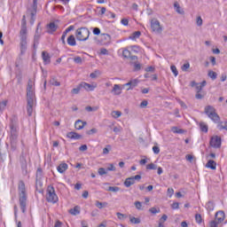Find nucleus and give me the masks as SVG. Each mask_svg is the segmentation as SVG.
Returning <instances> with one entry per match:
<instances>
[{"label": "nucleus", "mask_w": 227, "mask_h": 227, "mask_svg": "<svg viewBox=\"0 0 227 227\" xmlns=\"http://www.w3.org/2000/svg\"><path fill=\"white\" fill-rule=\"evenodd\" d=\"M116 215L118 217V219H120V221H125V219H127L128 215L125 214H121L120 212L116 213Z\"/></svg>", "instance_id": "ea45409f"}, {"label": "nucleus", "mask_w": 227, "mask_h": 227, "mask_svg": "<svg viewBox=\"0 0 227 227\" xmlns=\"http://www.w3.org/2000/svg\"><path fill=\"white\" fill-rule=\"evenodd\" d=\"M20 56H24L27 51V32H20Z\"/></svg>", "instance_id": "39448f33"}, {"label": "nucleus", "mask_w": 227, "mask_h": 227, "mask_svg": "<svg viewBox=\"0 0 227 227\" xmlns=\"http://www.w3.org/2000/svg\"><path fill=\"white\" fill-rule=\"evenodd\" d=\"M149 212H151V214H160V208L151 207L149 209Z\"/></svg>", "instance_id": "a18cd8bd"}, {"label": "nucleus", "mask_w": 227, "mask_h": 227, "mask_svg": "<svg viewBox=\"0 0 227 227\" xmlns=\"http://www.w3.org/2000/svg\"><path fill=\"white\" fill-rule=\"evenodd\" d=\"M101 40L105 42V43H111V36L109 34H102Z\"/></svg>", "instance_id": "a878e982"}, {"label": "nucleus", "mask_w": 227, "mask_h": 227, "mask_svg": "<svg viewBox=\"0 0 227 227\" xmlns=\"http://www.w3.org/2000/svg\"><path fill=\"white\" fill-rule=\"evenodd\" d=\"M97 132H98V130L96 128H93V129L88 130L86 132V134H88V136H91L93 134H97Z\"/></svg>", "instance_id": "de8ad7c7"}, {"label": "nucleus", "mask_w": 227, "mask_h": 227, "mask_svg": "<svg viewBox=\"0 0 227 227\" xmlns=\"http://www.w3.org/2000/svg\"><path fill=\"white\" fill-rule=\"evenodd\" d=\"M106 191L110 192H118L120 191V187L118 186H109Z\"/></svg>", "instance_id": "e433bc0d"}, {"label": "nucleus", "mask_w": 227, "mask_h": 227, "mask_svg": "<svg viewBox=\"0 0 227 227\" xmlns=\"http://www.w3.org/2000/svg\"><path fill=\"white\" fill-rule=\"evenodd\" d=\"M197 26H203V19H201V16H199L196 20Z\"/></svg>", "instance_id": "603ef678"}, {"label": "nucleus", "mask_w": 227, "mask_h": 227, "mask_svg": "<svg viewBox=\"0 0 227 227\" xmlns=\"http://www.w3.org/2000/svg\"><path fill=\"white\" fill-rule=\"evenodd\" d=\"M93 35H100V28L98 27L93 28Z\"/></svg>", "instance_id": "338daca9"}, {"label": "nucleus", "mask_w": 227, "mask_h": 227, "mask_svg": "<svg viewBox=\"0 0 227 227\" xmlns=\"http://www.w3.org/2000/svg\"><path fill=\"white\" fill-rule=\"evenodd\" d=\"M40 36H42V31H40V24H38L34 36V49H36V45L40 42Z\"/></svg>", "instance_id": "1a4fd4ad"}, {"label": "nucleus", "mask_w": 227, "mask_h": 227, "mask_svg": "<svg viewBox=\"0 0 227 227\" xmlns=\"http://www.w3.org/2000/svg\"><path fill=\"white\" fill-rule=\"evenodd\" d=\"M80 152H86L88 150V145H82L79 147Z\"/></svg>", "instance_id": "0e129e2a"}, {"label": "nucleus", "mask_w": 227, "mask_h": 227, "mask_svg": "<svg viewBox=\"0 0 227 227\" xmlns=\"http://www.w3.org/2000/svg\"><path fill=\"white\" fill-rule=\"evenodd\" d=\"M50 83L52 85V86H61V83L59 82H58V80H56V78H51L50 80Z\"/></svg>", "instance_id": "a19ab883"}, {"label": "nucleus", "mask_w": 227, "mask_h": 227, "mask_svg": "<svg viewBox=\"0 0 227 227\" xmlns=\"http://www.w3.org/2000/svg\"><path fill=\"white\" fill-rule=\"evenodd\" d=\"M203 94H200V92H197L195 95V98H197L198 100H201V98H203Z\"/></svg>", "instance_id": "774afa93"}, {"label": "nucleus", "mask_w": 227, "mask_h": 227, "mask_svg": "<svg viewBox=\"0 0 227 227\" xmlns=\"http://www.w3.org/2000/svg\"><path fill=\"white\" fill-rule=\"evenodd\" d=\"M18 191H19V201H20V207L21 208V212L23 214H26V208L27 207V193H26V184H24L23 181H20Z\"/></svg>", "instance_id": "f03ea898"}, {"label": "nucleus", "mask_w": 227, "mask_h": 227, "mask_svg": "<svg viewBox=\"0 0 227 227\" xmlns=\"http://www.w3.org/2000/svg\"><path fill=\"white\" fill-rule=\"evenodd\" d=\"M6 104H8L7 101L0 102V111H4V107H6Z\"/></svg>", "instance_id": "13d9d810"}, {"label": "nucleus", "mask_w": 227, "mask_h": 227, "mask_svg": "<svg viewBox=\"0 0 227 227\" xmlns=\"http://www.w3.org/2000/svg\"><path fill=\"white\" fill-rule=\"evenodd\" d=\"M207 75L210 77V79H212V81H215V79H217V73L212 70L208 71Z\"/></svg>", "instance_id": "473e14b6"}, {"label": "nucleus", "mask_w": 227, "mask_h": 227, "mask_svg": "<svg viewBox=\"0 0 227 227\" xmlns=\"http://www.w3.org/2000/svg\"><path fill=\"white\" fill-rule=\"evenodd\" d=\"M171 130L174 132V134H184V132H185V130L178 129V127H172Z\"/></svg>", "instance_id": "72a5a7b5"}, {"label": "nucleus", "mask_w": 227, "mask_h": 227, "mask_svg": "<svg viewBox=\"0 0 227 227\" xmlns=\"http://www.w3.org/2000/svg\"><path fill=\"white\" fill-rule=\"evenodd\" d=\"M96 207L98 208H104V207H107V202H100V201H96Z\"/></svg>", "instance_id": "58836bf2"}, {"label": "nucleus", "mask_w": 227, "mask_h": 227, "mask_svg": "<svg viewBox=\"0 0 227 227\" xmlns=\"http://www.w3.org/2000/svg\"><path fill=\"white\" fill-rule=\"evenodd\" d=\"M85 125H86V121H82L81 120H78L74 123V128L77 130H82V129H84Z\"/></svg>", "instance_id": "a211bd4d"}, {"label": "nucleus", "mask_w": 227, "mask_h": 227, "mask_svg": "<svg viewBox=\"0 0 227 227\" xmlns=\"http://www.w3.org/2000/svg\"><path fill=\"white\" fill-rule=\"evenodd\" d=\"M35 83L29 80L27 86V112L28 116L33 115V107L35 106Z\"/></svg>", "instance_id": "f257e3e1"}, {"label": "nucleus", "mask_w": 227, "mask_h": 227, "mask_svg": "<svg viewBox=\"0 0 227 227\" xmlns=\"http://www.w3.org/2000/svg\"><path fill=\"white\" fill-rule=\"evenodd\" d=\"M226 219V215L224 214V211H218L215 213V220L218 224H221Z\"/></svg>", "instance_id": "9d476101"}, {"label": "nucleus", "mask_w": 227, "mask_h": 227, "mask_svg": "<svg viewBox=\"0 0 227 227\" xmlns=\"http://www.w3.org/2000/svg\"><path fill=\"white\" fill-rule=\"evenodd\" d=\"M74 63H77L78 65H82V59L81 57H75L74 59Z\"/></svg>", "instance_id": "864d4df0"}, {"label": "nucleus", "mask_w": 227, "mask_h": 227, "mask_svg": "<svg viewBox=\"0 0 227 227\" xmlns=\"http://www.w3.org/2000/svg\"><path fill=\"white\" fill-rule=\"evenodd\" d=\"M42 178V168H38L36 172V183H35V187L38 188L42 187V182H40V179Z\"/></svg>", "instance_id": "f3484780"}, {"label": "nucleus", "mask_w": 227, "mask_h": 227, "mask_svg": "<svg viewBox=\"0 0 227 227\" xmlns=\"http://www.w3.org/2000/svg\"><path fill=\"white\" fill-rule=\"evenodd\" d=\"M129 221L132 224H139L141 223V219L129 215Z\"/></svg>", "instance_id": "2f4dec72"}, {"label": "nucleus", "mask_w": 227, "mask_h": 227, "mask_svg": "<svg viewBox=\"0 0 227 227\" xmlns=\"http://www.w3.org/2000/svg\"><path fill=\"white\" fill-rule=\"evenodd\" d=\"M171 72L174 74L175 77L178 75V70L176 69V66H171L170 67Z\"/></svg>", "instance_id": "49530a36"}, {"label": "nucleus", "mask_w": 227, "mask_h": 227, "mask_svg": "<svg viewBox=\"0 0 227 227\" xmlns=\"http://www.w3.org/2000/svg\"><path fill=\"white\" fill-rule=\"evenodd\" d=\"M135 207L137 210H141V207H143V204L141 203V201H136L135 202Z\"/></svg>", "instance_id": "bf43d9fd"}, {"label": "nucleus", "mask_w": 227, "mask_h": 227, "mask_svg": "<svg viewBox=\"0 0 227 227\" xmlns=\"http://www.w3.org/2000/svg\"><path fill=\"white\" fill-rule=\"evenodd\" d=\"M206 168H209L210 169H216L217 163L214 160H209L206 164Z\"/></svg>", "instance_id": "4be33fe9"}, {"label": "nucleus", "mask_w": 227, "mask_h": 227, "mask_svg": "<svg viewBox=\"0 0 227 227\" xmlns=\"http://www.w3.org/2000/svg\"><path fill=\"white\" fill-rule=\"evenodd\" d=\"M67 137L69 139H82V135H79L76 132L71 131L67 134Z\"/></svg>", "instance_id": "f8f14e48"}, {"label": "nucleus", "mask_w": 227, "mask_h": 227, "mask_svg": "<svg viewBox=\"0 0 227 227\" xmlns=\"http://www.w3.org/2000/svg\"><path fill=\"white\" fill-rule=\"evenodd\" d=\"M67 43L68 45H71V47H74V45H77V42H75V36L69 35L67 37Z\"/></svg>", "instance_id": "b1692460"}, {"label": "nucleus", "mask_w": 227, "mask_h": 227, "mask_svg": "<svg viewBox=\"0 0 227 227\" xmlns=\"http://www.w3.org/2000/svg\"><path fill=\"white\" fill-rule=\"evenodd\" d=\"M106 171H116V167L113 163L109 164V167L106 168Z\"/></svg>", "instance_id": "6e6d98bb"}, {"label": "nucleus", "mask_w": 227, "mask_h": 227, "mask_svg": "<svg viewBox=\"0 0 227 227\" xmlns=\"http://www.w3.org/2000/svg\"><path fill=\"white\" fill-rule=\"evenodd\" d=\"M121 130H123V129L121 127H114V132L115 134H120V132H121Z\"/></svg>", "instance_id": "052dcab7"}, {"label": "nucleus", "mask_w": 227, "mask_h": 227, "mask_svg": "<svg viewBox=\"0 0 227 227\" xmlns=\"http://www.w3.org/2000/svg\"><path fill=\"white\" fill-rule=\"evenodd\" d=\"M200 127L201 132H208V126H207L205 122H200Z\"/></svg>", "instance_id": "c9c22d12"}, {"label": "nucleus", "mask_w": 227, "mask_h": 227, "mask_svg": "<svg viewBox=\"0 0 227 227\" xmlns=\"http://www.w3.org/2000/svg\"><path fill=\"white\" fill-rule=\"evenodd\" d=\"M166 221H168V215H163L160 218V223H166Z\"/></svg>", "instance_id": "680f3d73"}, {"label": "nucleus", "mask_w": 227, "mask_h": 227, "mask_svg": "<svg viewBox=\"0 0 227 227\" xmlns=\"http://www.w3.org/2000/svg\"><path fill=\"white\" fill-rule=\"evenodd\" d=\"M98 173L100 175V176H103V175H107V170H106L104 168H99Z\"/></svg>", "instance_id": "c03bdc74"}, {"label": "nucleus", "mask_w": 227, "mask_h": 227, "mask_svg": "<svg viewBox=\"0 0 227 227\" xmlns=\"http://www.w3.org/2000/svg\"><path fill=\"white\" fill-rule=\"evenodd\" d=\"M146 169H157V165H155L154 163L147 164Z\"/></svg>", "instance_id": "8fccbe9b"}, {"label": "nucleus", "mask_w": 227, "mask_h": 227, "mask_svg": "<svg viewBox=\"0 0 227 227\" xmlns=\"http://www.w3.org/2000/svg\"><path fill=\"white\" fill-rule=\"evenodd\" d=\"M31 20L30 24H35V17H36V7H34L32 11H30Z\"/></svg>", "instance_id": "bb28decb"}, {"label": "nucleus", "mask_w": 227, "mask_h": 227, "mask_svg": "<svg viewBox=\"0 0 227 227\" xmlns=\"http://www.w3.org/2000/svg\"><path fill=\"white\" fill-rule=\"evenodd\" d=\"M69 213H70L72 215H77L81 214V210L79 209V207L76 206V207H74V208L70 209V210H69Z\"/></svg>", "instance_id": "c756f323"}, {"label": "nucleus", "mask_w": 227, "mask_h": 227, "mask_svg": "<svg viewBox=\"0 0 227 227\" xmlns=\"http://www.w3.org/2000/svg\"><path fill=\"white\" fill-rule=\"evenodd\" d=\"M153 153H155L156 155H158V153H160V148H159V146L154 145V146L153 147Z\"/></svg>", "instance_id": "5fc2aeb1"}, {"label": "nucleus", "mask_w": 227, "mask_h": 227, "mask_svg": "<svg viewBox=\"0 0 227 227\" xmlns=\"http://www.w3.org/2000/svg\"><path fill=\"white\" fill-rule=\"evenodd\" d=\"M205 114H207V116H208V118L215 123H219V121H221V117L217 114L215 108L212 106H207L205 107Z\"/></svg>", "instance_id": "7ed1b4c3"}, {"label": "nucleus", "mask_w": 227, "mask_h": 227, "mask_svg": "<svg viewBox=\"0 0 227 227\" xmlns=\"http://www.w3.org/2000/svg\"><path fill=\"white\" fill-rule=\"evenodd\" d=\"M111 150V145H106V147H105L103 149V155H107L109 153V151Z\"/></svg>", "instance_id": "09e8293b"}, {"label": "nucleus", "mask_w": 227, "mask_h": 227, "mask_svg": "<svg viewBox=\"0 0 227 227\" xmlns=\"http://www.w3.org/2000/svg\"><path fill=\"white\" fill-rule=\"evenodd\" d=\"M46 200L48 203H58V195L53 186H48L46 190Z\"/></svg>", "instance_id": "423d86ee"}, {"label": "nucleus", "mask_w": 227, "mask_h": 227, "mask_svg": "<svg viewBox=\"0 0 227 227\" xmlns=\"http://www.w3.org/2000/svg\"><path fill=\"white\" fill-rule=\"evenodd\" d=\"M151 29L153 31V33H156L157 35H161L163 28L160 26V22L157 19L151 20Z\"/></svg>", "instance_id": "0eeeda50"}, {"label": "nucleus", "mask_w": 227, "mask_h": 227, "mask_svg": "<svg viewBox=\"0 0 227 227\" xmlns=\"http://www.w3.org/2000/svg\"><path fill=\"white\" fill-rule=\"evenodd\" d=\"M134 184H136V181H134L132 176L126 178L124 181L125 187H130L131 185H134Z\"/></svg>", "instance_id": "aec40b11"}, {"label": "nucleus", "mask_w": 227, "mask_h": 227, "mask_svg": "<svg viewBox=\"0 0 227 227\" xmlns=\"http://www.w3.org/2000/svg\"><path fill=\"white\" fill-rule=\"evenodd\" d=\"M111 116H113L116 120L117 118H120V116H121V112H120V111H113L111 113Z\"/></svg>", "instance_id": "4c0bfd02"}, {"label": "nucleus", "mask_w": 227, "mask_h": 227, "mask_svg": "<svg viewBox=\"0 0 227 227\" xmlns=\"http://www.w3.org/2000/svg\"><path fill=\"white\" fill-rule=\"evenodd\" d=\"M114 95H121V87L118 84H114L112 90Z\"/></svg>", "instance_id": "6ab92c4d"}, {"label": "nucleus", "mask_w": 227, "mask_h": 227, "mask_svg": "<svg viewBox=\"0 0 227 227\" xmlns=\"http://www.w3.org/2000/svg\"><path fill=\"white\" fill-rule=\"evenodd\" d=\"M209 145L213 148H221V138L217 136L212 137Z\"/></svg>", "instance_id": "6e6552de"}, {"label": "nucleus", "mask_w": 227, "mask_h": 227, "mask_svg": "<svg viewBox=\"0 0 227 227\" xmlns=\"http://www.w3.org/2000/svg\"><path fill=\"white\" fill-rule=\"evenodd\" d=\"M59 173H65L68 169V165L67 163H62L57 168Z\"/></svg>", "instance_id": "412c9836"}, {"label": "nucleus", "mask_w": 227, "mask_h": 227, "mask_svg": "<svg viewBox=\"0 0 227 227\" xmlns=\"http://www.w3.org/2000/svg\"><path fill=\"white\" fill-rule=\"evenodd\" d=\"M42 58L44 65H49L51 63V55L47 51L42 52Z\"/></svg>", "instance_id": "2eb2a0df"}, {"label": "nucleus", "mask_w": 227, "mask_h": 227, "mask_svg": "<svg viewBox=\"0 0 227 227\" xmlns=\"http://www.w3.org/2000/svg\"><path fill=\"white\" fill-rule=\"evenodd\" d=\"M100 54H103L104 56H106V55L109 54V51H107V49L102 48L100 50Z\"/></svg>", "instance_id": "e2e57ef3"}, {"label": "nucleus", "mask_w": 227, "mask_h": 227, "mask_svg": "<svg viewBox=\"0 0 227 227\" xmlns=\"http://www.w3.org/2000/svg\"><path fill=\"white\" fill-rule=\"evenodd\" d=\"M48 33L52 34L58 29V25L54 24V22H51L48 25Z\"/></svg>", "instance_id": "5701e85b"}, {"label": "nucleus", "mask_w": 227, "mask_h": 227, "mask_svg": "<svg viewBox=\"0 0 227 227\" xmlns=\"http://www.w3.org/2000/svg\"><path fill=\"white\" fill-rule=\"evenodd\" d=\"M141 36V31H136L129 35V40H137Z\"/></svg>", "instance_id": "c85d7f7f"}, {"label": "nucleus", "mask_w": 227, "mask_h": 227, "mask_svg": "<svg viewBox=\"0 0 227 227\" xmlns=\"http://www.w3.org/2000/svg\"><path fill=\"white\" fill-rule=\"evenodd\" d=\"M137 82H139V81L137 79H134L124 84V86H130L131 88H136V86H137ZM131 88H129L128 90H131Z\"/></svg>", "instance_id": "393cba45"}, {"label": "nucleus", "mask_w": 227, "mask_h": 227, "mask_svg": "<svg viewBox=\"0 0 227 227\" xmlns=\"http://www.w3.org/2000/svg\"><path fill=\"white\" fill-rule=\"evenodd\" d=\"M195 221L198 224H201V223H203V218L201 217V215L200 214H196Z\"/></svg>", "instance_id": "37998d69"}, {"label": "nucleus", "mask_w": 227, "mask_h": 227, "mask_svg": "<svg viewBox=\"0 0 227 227\" xmlns=\"http://www.w3.org/2000/svg\"><path fill=\"white\" fill-rule=\"evenodd\" d=\"M130 51H129V49H124L122 51V56L123 58H125L126 59H129L130 58Z\"/></svg>", "instance_id": "f704fd0d"}, {"label": "nucleus", "mask_w": 227, "mask_h": 227, "mask_svg": "<svg viewBox=\"0 0 227 227\" xmlns=\"http://www.w3.org/2000/svg\"><path fill=\"white\" fill-rule=\"evenodd\" d=\"M81 88H82V87H81V84H79L78 87H76V88H74V89H73V90H71V93H72L73 95H79V92L81 91Z\"/></svg>", "instance_id": "79ce46f5"}, {"label": "nucleus", "mask_w": 227, "mask_h": 227, "mask_svg": "<svg viewBox=\"0 0 227 227\" xmlns=\"http://www.w3.org/2000/svg\"><path fill=\"white\" fill-rule=\"evenodd\" d=\"M190 67H191V64L186 63V64L183 65L182 70H183V72H187V70H189Z\"/></svg>", "instance_id": "3c124183"}, {"label": "nucleus", "mask_w": 227, "mask_h": 227, "mask_svg": "<svg viewBox=\"0 0 227 227\" xmlns=\"http://www.w3.org/2000/svg\"><path fill=\"white\" fill-rule=\"evenodd\" d=\"M121 23L122 26H129V20L124 18L121 20Z\"/></svg>", "instance_id": "69168bd1"}, {"label": "nucleus", "mask_w": 227, "mask_h": 227, "mask_svg": "<svg viewBox=\"0 0 227 227\" xmlns=\"http://www.w3.org/2000/svg\"><path fill=\"white\" fill-rule=\"evenodd\" d=\"M80 87L84 88L86 91H93L95 88H97V83L90 84L86 82H82L80 83Z\"/></svg>", "instance_id": "9b49d317"}, {"label": "nucleus", "mask_w": 227, "mask_h": 227, "mask_svg": "<svg viewBox=\"0 0 227 227\" xmlns=\"http://www.w3.org/2000/svg\"><path fill=\"white\" fill-rule=\"evenodd\" d=\"M75 36L78 42H86L90 38V29L86 27H82L76 29Z\"/></svg>", "instance_id": "20e7f679"}, {"label": "nucleus", "mask_w": 227, "mask_h": 227, "mask_svg": "<svg viewBox=\"0 0 227 227\" xmlns=\"http://www.w3.org/2000/svg\"><path fill=\"white\" fill-rule=\"evenodd\" d=\"M218 128H219L221 130H227V122H225L224 125H223V122H221V123L218 125Z\"/></svg>", "instance_id": "4d7b16f0"}, {"label": "nucleus", "mask_w": 227, "mask_h": 227, "mask_svg": "<svg viewBox=\"0 0 227 227\" xmlns=\"http://www.w3.org/2000/svg\"><path fill=\"white\" fill-rule=\"evenodd\" d=\"M20 33H27L26 15H23V18L21 20V28H20Z\"/></svg>", "instance_id": "dca6fc26"}, {"label": "nucleus", "mask_w": 227, "mask_h": 227, "mask_svg": "<svg viewBox=\"0 0 227 227\" xmlns=\"http://www.w3.org/2000/svg\"><path fill=\"white\" fill-rule=\"evenodd\" d=\"M70 31H74V26H69L64 32L63 35L61 36V41L62 43L65 45V43H67V42L65 41V38H67V35H68V33H70Z\"/></svg>", "instance_id": "ddd939ff"}, {"label": "nucleus", "mask_w": 227, "mask_h": 227, "mask_svg": "<svg viewBox=\"0 0 227 227\" xmlns=\"http://www.w3.org/2000/svg\"><path fill=\"white\" fill-rule=\"evenodd\" d=\"M18 137H19V136L10 137L11 150H12V152H15V150H17V138Z\"/></svg>", "instance_id": "4468645a"}, {"label": "nucleus", "mask_w": 227, "mask_h": 227, "mask_svg": "<svg viewBox=\"0 0 227 227\" xmlns=\"http://www.w3.org/2000/svg\"><path fill=\"white\" fill-rule=\"evenodd\" d=\"M10 129H11V137L19 136V134L17 133V127H15V125L11 124Z\"/></svg>", "instance_id": "7c9ffc66"}, {"label": "nucleus", "mask_w": 227, "mask_h": 227, "mask_svg": "<svg viewBox=\"0 0 227 227\" xmlns=\"http://www.w3.org/2000/svg\"><path fill=\"white\" fill-rule=\"evenodd\" d=\"M174 7L176 8V12L177 13H179L180 15H184V9H182V7H180V4H177V2H176L174 4Z\"/></svg>", "instance_id": "cd10ccee"}]
</instances>
